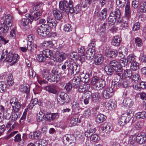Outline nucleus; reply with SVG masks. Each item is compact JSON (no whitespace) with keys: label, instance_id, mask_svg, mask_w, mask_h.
<instances>
[{"label":"nucleus","instance_id":"obj_1","mask_svg":"<svg viewBox=\"0 0 146 146\" xmlns=\"http://www.w3.org/2000/svg\"><path fill=\"white\" fill-rule=\"evenodd\" d=\"M19 59V56L17 54L10 52L8 53L7 50H3L0 60L3 62H8L10 63L11 66H12L16 63Z\"/></svg>","mask_w":146,"mask_h":146},{"label":"nucleus","instance_id":"obj_2","mask_svg":"<svg viewBox=\"0 0 146 146\" xmlns=\"http://www.w3.org/2000/svg\"><path fill=\"white\" fill-rule=\"evenodd\" d=\"M90 84L92 86L95 87L97 90H99L103 88L105 86V81L99 77L96 76H93L91 80Z\"/></svg>","mask_w":146,"mask_h":146},{"label":"nucleus","instance_id":"obj_3","mask_svg":"<svg viewBox=\"0 0 146 146\" xmlns=\"http://www.w3.org/2000/svg\"><path fill=\"white\" fill-rule=\"evenodd\" d=\"M10 104L12 105L13 110L15 112H17L20 110L21 107V105L18 102V99L16 97H13L11 99Z\"/></svg>","mask_w":146,"mask_h":146},{"label":"nucleus","instance_id":"obj_4","mask_svg":"<svg viewBox=\"0 0 146 146\" xmlns=\"http://www.w3.org/2000/svg\"><path fill=\"white\" fill-rule=\"evenodd\" d=\"M50 31L45 24L42 25L37 29V33L38 35L42 36H46L48 35Z\"/></svg>","mask_w":146,"mask_h":146},{"label":"nucleus","instance_id":"obj_5","mask_svg":"<svg viewBox=\"0 0 146 146\" xmlns=\"http://www.w3.org/2000/svg\"><path fill=\"white\" fill-rule=\"evenodd\" d=\"M72 1L70 0L68 3L66 0L60 1L59 3V7L60 9L62 11H64L67 13L69 12L70 7V2Z\"/></svg>","mask_w":146,"mask_h":146},{"label":"nucleus","instance_id":"obj_6","mask_svg":"<svg viewBox=\"0 0 146 146\" xmlns=\"http://www.w3.org/2000/svg\"><path fill=\"white\" fill-rule=\"evenodd\" d=\"M47 24H45L46 27L50 31V28H55L57 22L52 17H47L46 18Z\"/></svg>","mask_w":146,"mask_h":146},{"label":"nucleus","instance_id":"obj_7","mask_svg":"<svg viewBox=\"0 0 146 146\" xmlns=\"http://www.w3.org/2000/svg\"><path fill=\"white\" fill-rule=\"evenodd\" d=\"M80 68L79 65L72 61H70L69 69L72 71V73L75 74L77 73L79 71Z\"/></svg>","mask_w":146,"mask_h":146},{"label":"nucleus","instance_id":"obj_8","mask_svg":"<svg viewBox=\"0 0 146 146\" xmlns=\"http://www.w3.org/2000/svg\"><path fill=\"white\" fill-rule=\"evenodd\" d=\"M42 14V11H39L38 12H36L33 13H31V14H27L26 17L30 18V23L31 24L33 20L35 21L37 20L41 16Z\"/></svg>","mask_w":146,"mask_h":146},{"label":"nucleus","instance_id":"obj_9","mask_svg":"<svg viewBox=\"0 0 146 146\" xmlns=\"http://www.w3.org/2000/svg\"><path fill=\"white\" fill-rule=\"evenodd\" d=\"M114 90L112 88H107L103 90L102 95L106 99H108L113 95Z\"/></svg>","mask_w":146,"mask_h":146},{"label":"nucleus","instance_id":"obj_10","mask_svg":"<svg viewBox=\"0 0 146 146\" xmlns=\"http://www.w3.org/2000/svg\"><path fill=\"white\" fill-rule=\"evenodd\" d=\"M59 116V114L57 113H49L45 115V120L48 122H50L57 119Z\"/></svg>","mask_w":146,"mask_h":146},{"label":"nucleus","instance_id":"obj_11","mask_svg":"<svg viewBox=\"0 0 146 146\" xmlns=\"http://www.w3.org/2000/svg\"><path fill=\"white\" fill-rule=\"evenodd\" d=\"M111 66L115 71L120 72L121 67L119 63L115 60H113L110 62Z\"/></svg>","mask_w":146,"mask_h":146},{"label":"nucleus","instance_id":"obj_12","mask_svg":"<svg viewBox=\"0 0 146 146\" xmlns=\"http://www.w3.org/2000/svg\"><path fill=\"white\" fill-rule=\"evenodd\" d=\"M95 54V51L94 48H89L84 54L86 59L91 60L94 57Z\"/></svg>","mask_w":146,"mask_h":146},{"label":"nucleus","instance_id":"obj_13","mask_svg":"<svg viewBox=\"0 0 146 146\" xmlns=\"http://www.w3.org/2000/svg\"><path fill=\"white\" fill-rule=\"evenodd\" d=\"M137 142L140 144H142L146 141V135L145 133H142L138 134L136 137Z\"/></svg>","mask_w":146,"mask_h":146},{"label":"nucleus","instance_id":"obj_14","mask_svg":"<svg viewBox=\"0 0 146 146\" xmlns=\"http://www.w3.org/2000/svg\"><path fill=\"white\" fill-rule=\"evenodd\" d=\"M130 119L129 117H127L125 115L122 114L119 119L118 123L120 126H123L128 123Z\"/></svg>","mask_w":146,"mask_h":146},{"label":"nucleus","instance_id":"obj_15","mask_svg":"<svg viewBox=\"0 0 146 146\" xmlns=\"http://www.w3.org/2000/svg\"><path fill=\"white\" fill-rule=\"evenodd\" d=\"M44 89L49 93L56 94L57 93L56 86L54 85H51L45 86Z\"/></svg>","mask_w":146,"mask_h":146},{"label":"nucleus","instance_id":"obj_16","mask_svg":"<svg viewBox=\"0 0 146 146\" xmlns=\"http://www.w3.org/2000/svg\"><path fill=\"white\" fill-rule=\"evenodd\" d=\"M70 7L69 12L71 14L73 13H79L80 11V7L79 5H77L74 8L73 7V3L72 1L70 2Z\"/></svg>","mask_w":146,"mask_h":146},{"label":"nucleus","instance_id":"obj_17","mask_svg":"<svg viewBox=\"0 0 146 146\" xmlns=\"http://www.w3.org/2000/svg\"><path fill=\"white\" fill-rule=\"evenodd\" d=\"M70 81L72 86L76 88L78 87L82 83L79 77H74Z\"/></svg>","mask_w":146,"mask_h":146},{"label":"nucleus","instance_id":"obj_18","mask_svg":"<svg viewBox=\"0 0 146 146\" xmlns=\"http://www.w3.org/2000/svg\"><path fill=\"white\" fill-rule=\"evenodd\" d=\"M60 74L57 75L56 76L52 75V74H50V76L48 77L47 80L50 82H57L60 80Z\"/></svg>","mask_w":146,"mask_h":146},{"label":"nucleus","instance_id":"obj_19","mask_svg":"<svg viewBox=\"0 0 146 146\" xmlns=\"http://www.w3.org/2000/svg\"><path fill=\"white\" fill-rule=\"evenodd\" d=\"M58 96L60 97V100L63 102H68L69 100V97L67 94L63 92H60L58 94Z\"/></svg>","mask_w":146,"mask_h":146},{"label":"nucleus","instance_id":"obj_20","mask_svg":"<svg viewBox=\"0 0 146 146\" xmlns=\"http://www.w3.org/2000/svg\"><path fill=\"white\" fill-rule=\"evenodd\" d=\"M79 77L82 83L83 82L86 83L89 80V75L86 73L81 72Z\"/></svg>","mask_w":146,"mask_h":146},{"label":"nucleus","instance_id":"obj_21","mask_svg":"<svg viewBox=\"0 0 146 146\" xmlns=\"http://www.w3.org/2000/svg\"><path fill=\"white\" fill-rule=\"evenodd\" d=\"M82 83L78 87L79 88L78 90L80 92L84 93L87 92L90 88V86L89 84H85L84 83V84Z\"/></svg>","mask_w":146,"mask_h":146},{"label":"nucleus","instance_id":"obj_22","mask_svg":"<svg viewBox=\"0 0 146 146\" xmlns=\"http://www.w3.org/2000/svg\"><path fill=\"white\" fill-rule=\"evenodd\" d=\"M117 53H119V56L123 58L127 53V50L125 46H121L118 49Z\"/></svg>","mask_w":146,"mask_h":146},{"label":"nucleus","instance_id":"obj_23","mask_svg":"<svg viewBox=\"0 0 146 146\" xmlns=\"http://www.w3.org/2000/svg\"><path fill=\"white\" fill-rule=\"evenodd\" d=\"M56 60L59 62L63 61L67 56V54L65 53H60L58 52H56Z\"/></svg>","mask_w":146,"mask_h":146},{"label":"nucleus","instance_id":"obj_24","mask_svg":"<svg viewBox=\"0 0 146 146\" xmlns=\"http://www.w3.org/2000/svg\"><path fill=\"white\" fill-rule=\"evenodd\" d=\"M104 60V57L101 54L97 55L94 58V63L97 65L102 64Z\"/></svg>","mask_w":146,"mask_h":146},{"label":"nucleus","instance_id":"obj_25","mask_svg":"<svg viewBox=\"0 0 146 146\" xmlns=\"http://www.w3.org/2000/svg\"><path fill=\"white\" fill-rule=\"evenodd\" d=\"M25 17L26 18H23L21 19V25L24 26L25 29H28L29 28V23H30V18L26 17V15Z\"/></svg>","mask_w":146,"mask_h":146},{"label":"nucleus","instance_id":"obj_26","mask_svg":"<svg viewBox=\"0 0 146 146\" xmlns=\"http://www.w3.org/2000/svg\"><path fill=\"white\" fill-rule=\"evenodd\" d=\"M53 13L55 18L59 20H61L62 18V15L59 10L56 9H53Z\"/></svg>","mask_w":146,"mask_h":146},{"label":"nucleus","instance_id":"obj_27","mask_svg":"<svg viewBox=\"0 0 146 146\" xmlns=\"http://www.w3.org/2000/svg\"><path fill=\"white\" fill-rule=\"evenodd\" d=\"M3 17H5V25H8V27H10L12 25V16L10 14H8L6 15L4 14Z\"/></svg>","mask_w":146,"mask_h":146},{"label":"nucleus","instance_id":"obj_28","mask_svg":"<svg viewBox=\"0 0 146 146\" xmlns=\"http://www.w3.org/2000/svg\"><path fill=\"white\" fill-rule=\"evenodd\" d=\"M120 81L119 79L115 78L111 82V88H112L114 90H116L120 86Z\"/></svg>","mask_w":146,"mask_h":146},{"label":"nucleus","instance_id":"obj_29","mask_svg":"<svg viewBox=\"0 0 146 146\" xmlns=\"http://www.w3.org/2000/svg\"><path fill=\"white\" fill-rule=\"evenodd\" d=\"M116 20V18L115 17V14L113 12H111L108 19V23L107 24L110 25H113L115 23Z\"/></svg>","mask_w":146,"mask_h":146},{"label":"nucleus","instance_id":"obj_30","mask_svg":"<svg viewBox=\"0 0 146 146\" xmlns=\"http://www.w3.org/2000/svg\"><path fill=\"white\" fill-rule=\"evenodd\" d=\"M111 125L109 123H104L102 127L103 131L106 133L112 130Z\"/></svg>","mask_w":146,"mask_h":146},{"label":"nucleus","instance_id":"obj_31","mask_svg":"<svg viewBox=\"0 0 146 146\" xmlns=\"http://www.w3.org/2000/svg\"><path fill=\"white\" fill-rule=\"evenodd\" d=\"M105 106L108 110H111L113 109V107L115 108L116 107V105L114 104V103L111 100H110L106 102Z\"/></svg>","mask_w":146,"mask_h":146},{"label":"nucleus","instance_id":"obj_32","mask_svg":"<svg viewBox=\"0 0 146 146\" xmlns=\"http://www.w3.org/2000/svg\"><path fill=\"white\" fill-rule=\"evenodd\" d=\"M41 134L40 131H36L33 134H31L30 138L33 140L38 139L40 137Z\"/></svg>","mask_w":146,"mask_h":146},{"label":"nucleus","instance_id":"obj_33","mask_svg":"<svg viewBox=\"0 0 146 146\" xmlns=\"http://www.w3.org/2000/svg\"><path fill=\"white\" fill-rule=\"evenodd\" d=\"M106 117L104 114H99L97 115L96 117V121L98 123H101L103 122L106 119Z\"/></svg>","mask_w":146,"mask_h":146},{"label":"nucleus","instance_id":"obj_34","mask_svg":"<svg viewBox=\"0 0 146 146\" xmlns=\"http://www.w3.org/2000/svg\"><path fill=\"white\" fill-rule=\"evenodd\" d=\"M139 7L141 12L142 13L146 12V1H142L139 4Z\"/></svg>","mask_w":146,"mask_h":146},{"label":"nucleus","instance_id":"obj_35","mask_svg":"<svg viewBox=\"0 0 146 146\" xmlns=\"http://www.w3.org/2000/svg\"><path fill=\"white\" fill-rule=\"evenodd\" d=\"M21 91L27 94L29 93L30 86L28 84H24L21 87Z\"/></svg>","mask_w":146,"mask_h":146},{"label":"nucleus","instance_id":"obj_36","mask_svg":"<svg viewBox=\"0 0 146 146\" xmlns=\"http://www.w3.org/2000/svg\"><path fill=\"white\" fill-rule=\"evenodd\" d=\"M80 110V107L79 106L78 103H74L72 106V111L77 113L79 112Z\"/></svg>","mask_w":146,"mask_h":146},{"label":"nucleus","instance_id":"obj_37","mask_svg":"<svg viewBox=\"0 0 146 146\" xmlns=\"http://www.w3.org/2000/svg\"><path fill=\"white\" fill-rule=\"evenodd\" d=\"M74 137L73 135H66L63 137L62 141L64 144L67 142L71 141Z\"/></svg>","mask_w":146,"mask_h":146},{"label":"nucleus","instance_id":"obj_38","mask_svg":"<svg viewBox=\"0 0 146 146\" xmlns=\"http://www.w3.org/2000/svg\"><path fill=\"white\" fill-rule=\"evenodd\" d=\"M123 76L126 78H131L132 75V71L130 69H126L125 70L123 74Z\"/></svg>","mask_w":146,"mask_h":146},{"label":"nucleus","instance_id":"obj_39","mask_svg":"<svg viewBox=\"0 0 146 146\" xmlns=\"http://www.w3.org/2000/svg\"><path fill=\"white\" fill-rule=\"evenodd\" d=\"M12 113V110L9 108L7 109L4 113L5 118L7 119H9Z\"/></svg>","mask_w":146,"mask_h":146},{"label":"nucleus","instance_id":"obj_40","mask_svg":"<svg viewBox=\"0 0 146 146\" xmlns=\"http://www.w3.org/2000/svg\"><path fill=\"white\" fill-rule=\"evenodd\" d=\"M131 69L135 71L137 70L139 68V64L136 61L131 63L130 66Z\"/></svg>","mask_w":146,"mask_h":146},{"label":"nucleus","instance_id":"obj_41","mask_svg":"<svg viewBox=\"0 0 146 146\" xmlns=\"http://www.w3.org/2000/svg\"><path fill=\"white\" fill-rule=\"evenodd\" d=\"M41 74L43 78H44L47 80L48 78V77L50 75L49 70L46 69L43 70L41 72Z\"/></svg>","mask_w":146,"mask_h":146},{"label":"nucleus","instance_id":"obj_42","mask_svg":"<svg viewBox=\"0 0 146 146\" xmlns=\"http://www.w3.org/2000/svg\"><path fill=\"white\" fill-rule=\"evenodd\" d=\"M80 120L78 119V117L77 116L73 115L71 117L70 119V123L75 125L78 123H80Z\"/></svg>","mask_w":146,"mask_h":146},{"label":"nucleus","instance_id":"obj_43","mask_svg":"<svg viewBox=\"0 0 146 146\" xmlns=\"http://www.w3.org/2000/svg\"><path fill=\"white\" fill-rule=\"evenodd\" d=\"M42 53L46 58H50L52 55V51L49 49L43 50L42 51Z\"/></svg>","mask_w":146,"mask_h":146},{"label":"nucleus","instance_id":"obj_44","mask_svg":"<svg viewBox=\"0 0 146 146\" xmlns=\"http://www.w3.org/2000/svg\"><path fill=\"white\" fill-rule=\"evenodd\" d=\"M120 42V38L119 36H116L114 37L112 43L114 46H118L119 45Z\"/></svg>","mask_w":146,"mask_h":146},{"label":"nucleus","instance_id":"obj_45","mask_svg":"<svg viewBox=\"0 0 146 146\" xmlns=\"http://www.w3.org/2000/svg\"><path fill=\"white\" fill-rule=\"evenodd\" d=\"M7 88V84L3 81L0 82V92H5Z\"/></svg>","mask_w":146,"mask_h":146},{"label":"nucleus","instance_id":"obj_46","mask_svg":"<svg viewBox=\"0 0 146 146\" xmlns=\"http://www.w3.org/2000/svg\"><path fill=\"white\" fill-rule=\"evenodd\" d=\"M109 65L105 66L104 67V70L108 75H111L113 72V69Z\"/></svg>","mask_w":146,"mask_h":146},{"label":"nucleus","instance_id":"obj_47","mask_svg":"<svg viewBox=\"0 0 146 146\" xmlns=\"http://www.w3.org/2000/svg\"><path fill=\"white\" fill-rule=\"evenodd\" d=\"M20 117V115L18 112H15L12 114L11 117L10 118L11 120L13 122L16 120L17 119Z\"/></svg>","mask_w":146,"mask_h":146},{"label":"nucleus","instance_id":"obj_48","mask_svg":"<svg viewBox=\"0 0 146 146\" xmlns=\"http://www.w3.org/2000/svg\"><path fill=\"white\" fill-rule=\"evenodd\" d=\"M107 15V9L106 8H104L99 13V15L100 19H105Z\"/></svg>","mask_w":146,"mask_h":146},{"label":"nucleus","instance_id":"obj_49","mask_svg":"<svg viewBox=\"0 0 146 146\" xmlns=\"http://www.w3.org/2000/svg\"><path fill=\"white\" fill-rule=\"evenodd\" d=\"M124 105L126 106L131 107L133 104V103L131 100L129 99H125L123 102Z\"/></svg>","mask_w":146,"mask_h":146},{"label":"nucleus","instance_id":"obj_50","mask_svg":"<svg viewBox=\"0 0 146 146\" xmlns=\"http://www.w3.org/2000/svg\"><path fill=\"white\" fill-rule=\"evenodd\" d=\"M71 141L67 142L64 144L67 146H74L75 145L76 139L75 137L73 138Z\"/></svg>","mask_w":146,"mask_h":146},{"label":"nucleus","instance_id":"obj_51","mask_svg":"<svg viewBox=\"0 0 146 146\" xmlns=\"http://www.w3.org/2000/svg\"><path fill=\"white\" fill-rule=\"evenodd\" d=\"M100 96L99 93L97 92L93 94L92 96V100L94 102H96L100 98Z\"/></svg>","mask_w":146,"mask_h":146},{"label":"nucleus","instance_id":"obj_52","mask_svg":"<svg viewBox=\"0 0 146 146\" xmlns=\"http://www.w3.org/2000/svg\"><path fill=\"white\" fill-rule=\"evenodd\" d=\"M7 82L9 86H11L13 83V76L11 74H9L7 78Z\"/></svg>","mask_w":146,"mask_h":146},{"label":"nucleus","instance_id":"obj_53","mask_svg":"<svg viewBox=\"0 0 146 146\" xmlns=\"http://www.w3.org/2000/svg\"><path fill=\"white\" fill-rule=\"evenodd\" d=\"M128 63H131L135 60V56L132 54H130L127 57L126 59Z\"/></svg>","mask_w":146,"mask_h":146},{"label":"nucleus","instance_id":"obj_54","mask_svg":"<svg viewBox=\"0 0 146 146\" xmlns=\"http://www.w3.org/2000/svg\"><path fill=\"white\" fill-rule=\"evenodd\" d=\"M117 51L110 50L107 52V56L110 57H115L117 55Z\"/></svg>","mask_w":146,"mask_h":146},{"label":"nucleus","instance_id":"obj_55","mask_svg":"<svg viewBox=\"0 0 146 146\" xmlns=\"http://www.w3.org/2000/svg\"><path fill=\"white\" fill-rule=\"evenodd\" d=\"M126 0H116V3L119 7H123L125 5Z\"/></svg>","mask_w":146,"mask_h":146},{"label":"nucleus","instance_id":"obj_56","mask_svg":"<svg viewBox=\"0 0 146 146\" xmlns=\"http://www.w3.org/2000/svg\"><path fill=\"white\" fill-rule=\"evenodd\" d=\"M136 116L138 118L144 119L146 117V113L145 111L139 112L136 113Z\"/></svg>","mask_w":146,"mask_h":146},{"label":"nucleus","instance_id":"obj_57","mask_svg":"<svg viewBox=\"0 0 146 146\" xmlns=\"http://www.w3.org/2000/svg\"><path fill=\"white\" fill-rule=\"evenodd\" d=\"M120 61V64L121 67H125L127 65L128 62L127 59L123 58H121Z\"/></svg>","mask_w":146,"mask_h":146},{"label":"nucleus","instance_id":"obj_58","mask_svg":"<svg viewBox=\"0 0 146 146\" xmlns=\"http://www.w3.org/2000/svg\"><path fill=\"white\" fill-rule=\"evenodd\" d=\"M131 78L135 81H138L140 78L139 75L137 73H133Z\"/></svg>","mask_w":146,"mask_h":146},{"label":"nucleus","instance_id":"obj_59","mask_svg":"<svg viewBox=\"0 0 146 146\" xmlns=\"http://www.w3.org/2000/svg\"><path fill=\"white\" fill-rule=\"evenodd\" d=\"M91 114V110L89 109H88L85 110L83 113V115L86 118L89 117Z\"/></svg>","mask_w":146,"mask_h":146},{"label":"nucleus","instance_id":"obj_60","mask_svg":"<svg viewBox=\"0 0 146 146\" xmlns=\"http://www.w3.org/2000/svg\"><path fill=\"white\" fill-rule=\"evenodd\" d=\"M43 45L46 47H52L54 44L51 41L48 40L44 41Z\"/></svg>","mask_w":146,"mask_h":146},{"label":"nucleus","instance_id":"obj_61","mask_svg":"<svg viewBox=\"0 0 146 146\" xmlns=\"http://www.w3.org/2000/svg\"><path fill=\"white\" fill-rule=\"evenodd\" d=\"M135 43L137 46L139 47L141 46L143 44L142 40L138 37L135 38Z\"/></svg>","mask_w":146,"mask_h":146},{"label":"nucleus","instance_id":"obj_62","mask_svg":"<svg viewBox=\"0 0 146 146\" xmlns=\"http://www.w3.org/2000/svg\"><path fill=\"white\" fill-rule=\"evenodd\" d=\"M90 139L91 140L95 142L99 140V137L96 134H92L90 136Z\"/></svg>","mask_w":146,"mask_h":146},{"label":"nucleus","instance_id":"obj_63","mask_svg":"<svg viewBox=\"0 0 146 146\" xmlns=\"http://www.w3.org/2000/svg\"><path fill=\"white\" fill-rule=\"evenodd\" d=\"M139 0H133L132 2V7L134 9L137 8L139 5Z\"/></svg>","mask_w":146,"mask_h":146},{"label":"nucleus","instance_id":"obj_64","mask_svg":"<svg viewBox=\"0 0 146 146\" xmlns=\"http://www.w3.org/2000/svg\"><path fill=\"white\" fill-rule=\"evenodd\" d=\"M37 59L39 62H42L46 59V57L43 54L38 55L37 57Z\"/></svg>","mask_w":146,"mask_h":146}]
</instances>
